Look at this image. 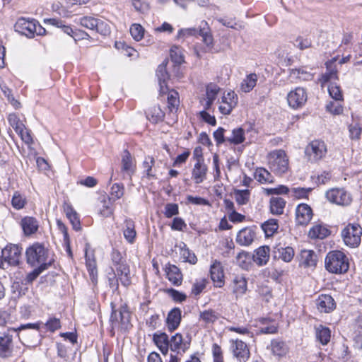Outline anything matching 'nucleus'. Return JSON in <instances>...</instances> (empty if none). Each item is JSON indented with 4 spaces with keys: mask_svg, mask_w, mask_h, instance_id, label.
<instances>
[{
    "mask_svg": "<svg viewBox=\"0 0 362 362\" xmlns=\"http://www.w3.org/2000/svg\"><path fill=\"white\" fill-rule=\"evenodd\" d=\"M255 178L260 183H273L274 176L265 168H257L255 172Z\"/></svg>",
    "mask_w": 362,
    "mask_h": 362,
    "instance_id": "nucleus-33",
    "label": "nucleus"
},
{
    "mask_svg": "<svg viewBox=\"0 0 362 362\" xmlns=\"http://www.w3.org/2000/svg\"><path fill=\"white\" fill-rule=\"evenodd\" d=\"M124 237L129 243H133L135 240L136 233L135 230L134 223L131 219H126L124 222V228L123 230Z\"/></svg>",
    "mask_w": 362,
    "mask_h": 362,
    "instance_id": "nucleus-31",
    "label": "nucleus"
},
{
    "mask_svg": "<svg viewBox=\"0 0 362 362\" xmlns=\"http://www.w3.org/2000/svg\"><path fill=\"white\" fill-rule=\"evenodd\" d=\"M327 153V147L324 141L314 140L305 148V153L307 159L315 163L322 158Z\"/></svg>",
    "mask_w": 362,
    "mask_h": 362,
    "instance_id": "nucleus-10",
    "label": "nucleus"
},
{
    "mask_svg": "<svg viewBox=\"0 0 362 362\" xmlns=\"http://www.w3.org/2000/svg\"><path fill=\"white\" fill-rule=\"evenodd\" d=\"M12 336L4 333L0 337V356L7 357L11 353Z\"/></svg>",
    "mask_w": 362,
    "mask_h": 362,
    "instance_id": "nucleus-28",
    "label": "nucleus"
},
{
    "mask_svg": "<svg viewBox=\"0 0 362 362\" xmlns=\"http://www.w3.org/2000/svg\"><path fill=\"white\" fill-rule=\"evenodd\" d=\"M257 80L258 76L255 73L247 75L240 83L241 91L243 93L250 92L255 87Z\"/></svg>",
    "mask_w": 362,
    "mask_h": 362,
    "instance_id": "nucleus-30",
    "label": "nucleus"
},
{
    "mask_svg": "<svg viewBox=\"0 0 362 362\" xmlns=\"http://www.w3.org/2000/svg\"><path fill=\"white\" fill-rule=\"evenodd\" d=\"M155 165V160L153 157L147 156L145 158L144 162H143V168L144 169V172L146 173V175L148 177H153V175L152 174V168Z\"/></svg>",
    "mask_w": 362,
    "mask_h": 362,
    "instance_id": "nucleus-61",
    "label": "nucleus"
},
{
    "mask_svg": "<svg viewBox=\"0 0 362 362\" xmlns=\"http://www.w3.org/2000/svg\"><path fill=\"white\" fill-rule=\"evenodd\" d=\"M218 319V314L214 310H206L199 313V321L206 326L212 325Z\"/></svg>",
    "mask_w": 362,
    "mask_h": 362,
    "instance_id": "nucleus-35",
    "label": "nucleus"
},
{
    "mask_svg": "<svg viewBox=\"0 0 362 362\" xmlns=\"http://www.w3.org/2000/svg\"><path fill=\"white\" fill-rule=\"evenodd\" d=\"M307 99L306 90L301 87H298L291 90L287 95L288 105L293 109L302 107L306 103Z\"/></svg>",
    "mask_w": 362,
    "mask_h": 362,
    "instance_id": "nucleus-12",
    "label": "nucleus"
},
{
    "mask_svg": "<svg viewBox=\"0 0 362 362\" xmlns=\"http://www.w3.org/2000/svg\"><path fill=\"white\" fill-rule=\"evenodd\" d=\"M302 264L307 267H314L317 262V256L314 251L303 250L300 253Z\"/></svg>",
    "mask_w": 362,
    "mask_h": 362,
    "instance_id": "nucleus-38",
    "label": "nucleus"
},
{
    "mask_svg": "<svg viewBox=\"0 0 362 362\" xmlns=\"http://www.w3.org/2000/svg\"><path fill=\"white\" fill-rule=\"evenodd\" d=\"M270 248L268 246H262L257 248L252 256L253 261L259 266L264 265L269 259Z\"/></svg>",
    "mask_w": 362,
    "mask_h": 362,
    "instance_id": "nucleus-22",
    "label": "nucleus"
},
{
    "mask_svg": "<svg viewBox=\"0 0 362 362\" xmlns=\"http://www.w3.org/2000/svg\"><path fill=\"white\" fill-rule=\"evenodd\" d=\"M315 335L322 345H326L330 340L331 331L328 327L320 325L315 328Z\"/></svg>",
    "mask_w": 362,
    "mask_h": 362,
    "instance_id": "nucleus-37",
    "label": "nucleus"
},
{
    "mask_svg": "<svg viewBox=\"0 0 362 362\" xmlns=\"http://www.w3.org/2000/svg\"><path fill=\"white\" fill-rule=\"evenodd\" d=\"M167 278L175 286H179L182 283V275L179 269L175 265L169 264L165 269Z\"/></svg>",
    "mask_w": 362,
    "mask_h": 362,
    "instance_id": "nucleus-27",
    "label": "nucleus"
},
{
    "mask_svg": "<svg viewBox=\"0 0 362 362\" xmlns=\"http://www.w3.org/2000/svg\"><path fill=\"white\" fill-rule=\"evenodd\" d=\"M230 349L233 356L240 362H246L250 356V350L247 345L239 339H231L230 341Z\"/></svg>",
    "mask_w": 362,
    "mask_h": 362,
    "instance_id": "nucleus-11",
    "label": "nucleus"
},
{
    "mask_svg": "<svg viewBox=\"0 0 362 362\" xmlns=\"http://www.w3.org/2000/svg\"><path fill=\"white\" fill-rule=\"evenodd\" d=\"M233 293L236 298L244 295L247 291V281L243 276H236L232 282Z\"/></svg>",
    "mask_w": 362,
    "mask_h": 362,
    "instance_id": "nucleus-26",
    "label": "nucleus"
},
{
    "mask_svg": "<svg viewBox=\"0 0 362 362\" xmlns=\"http://www.w3.org/2000/svg\"><path fill=\"white\" fill-rule=\"evenodd\" d=\"M181 310L179 308H173L168 315L166 323L168 330H175L180 324Z\"/></svg>",
    "mask_w": 362,
    "mask_h": 362,
    "instance_id": "nucleus-24",
    "label": "nucleus"
},
{
    "mask_svg": "<svg viewBox=\"0 0 362 362\" xmlns=\"http://www.w3.org/2000/svg\"><path fill=\"white\" fill-rule=\"evenodd\" d=\"M226 130L223 127H219L214 132V138L217 145H221L224 142H227V136H225Z\"/></svg>",
    "mask_w": 362,
    "mask_h": 362,
    "instance_id": "nucleus-62",
    "label": "nucleus"
},
{
    "mask_svg": "<svg viewBox=\"0 0 362 362\" xmlns=\"http://www.w3.org/2000/svg\"><path fill=\"white\" fill-rule=\"evenodd\" d=\"M153 339L161 353L166 355L170 348L168 336L164 332L155 333Z\"/></svg>",
    "mask_w": 362,
    "mask_h": 362,
    "instance_id": "nucleus-23",
    "label": "nucleus"
},
{
    "mask_svg": "<svg viewBox=\"0 0 362 362\" xmlns=\"http://www.w3.org/2000/svg\"><path fill=\"white\" fill-rule=\"evenodd\" d=\"M27 204L26 198L21 194L19 192L16 191L12 197L11 204L12 206L16 209L20 210L24 208Z\"/></svg>",
    "mask_w": 362,
    "mask_h": 362,
    "instance_id": "nucleus-46",
    "label": "nucleus"
},
{
    "mask_svg": "<svg viewBox=\"0 0 362 362\" xmlns=\"http://www.w3.org/2000/svg\"><path fill=\"white\" fill-rule=\"evenodd\" d=\"M291 74L293 77L299 78L300 80H303V81H309L313 78L312 74L306 71L303 68L292 69Z\"/></svg>",
    "mask_w": 362,
    "mask_h": 362,
    "instance_id": "nucleus-52",
    "label": "nucleus"
},
{
    "mask_svg": "<svg viewBox=\"0 0 362 362\" xmlns=\"http://www.w3.org/2000/svg\"><path fill=\"white\" fill-rule=\"evenodd\" d=\"M208 171L207 165L204 163V158H199L194 165L192 171V178L196 184H200L204 181Z\"/></svg>",
    "mask_w": 362,
    "mask_h": 362,
    "instance_id": "nucleus-16",
    "label": "nucleus"
},
{
    "mask_svg": "<svg viewBox=\"0 0 362 362\" xmlns=\"http://www.w3.org/2000/svg\"><path fill=\"white\" fill-rule=\"evenodd\" d=\"M316 305L321 313H329L336 307L333 298L331 296L326 294L319 296L316 300Z\"/></svg>",
    "mask_w": 362,
    "mask_h": 362,
    "instance_id": "nucleus-20",
    "label": "nucleus"
},
{
    "mask_svg": "<svg viewBox=\"0 0 362 362\" xmlns=\"http://www.w3.org/2000/svg\"><path fill=\"white\" fill-rule=\"evenodd\" d=\"M46 22L49 23L52 25L61 28L64 33L67 34L68 35L72 37H74V32L72 28L69 25L64 24L63 21L57 18H49L47 19Z\"/></svg>",
    "mask_w": 362,
    "mask_h": 362,
    "instance_id": "nucleus-44",
    "label": "nucleus"
},
{
    "mask_svg": "<svg viewBox=\"0 0 362 362\" xmlns=\"http://www.w3.org/2000/svg\"><path fill=\"white\" fill-rule=\"evenodd\" d=\"M189 341H183L182 336L177 333L170 340V349L177 354H184L189 348Z\"/></svg>",
    "mask_w": 362,
    "mask_h": 362,
    "instance_id": "nucleus-19",
    "label": "nucleus"
},
{
    "mask_svg": "<svg viewBox=\"0 0 362 362\" xmlns=\"http://www.w3.org/2000/svg\"><path fill=\"white\" fill-rule=\"evenodd\" d=\"M274 253L285 262H291L295 255L293 248L289 246L277 247Z\"/></svg>",
    "mask_w": 362,
    "mask_h": 362,
    "instance_id": "nucleus-34",
    "label": "nucleus"
},
{
    "mask_svg": "<svg viewBox=\"0 0 362 362\" xmlns=\"http://www.w3.org/2000/svg\"><path fill=\"white\" fill-rule=\"evenodd\" d=\"M362 228L358 223H349L341 231V237L346 245L358 247L361 243Z\"/></svg>",
    "mask_w": 362,
    "mask_h": 362,
    "instance_id": "nucleus-8",
    "label": "nucleus"
},
{
    "mask_svg": "<svg viewBox=\"0 0 362 362\" xmlns=\"http://www.w3.org/2000/svg\"><path fill=\"white\" fill-rule=\"evenodd\" d=\"M328 92L332 98L334 100H343V95L338 85L331 83L328 86Z\"/></svg>",
    "mask_w": 362,
    "mask_h": 362,
    "instance_id": "nucleus-53",
    "label": "nucleus"
},
{
    "mask_svg": "<svg viewBox=\"0 0 362 362\" xmlns=\"http://www.w3.org/2000/svg\"><path fill=\"white\" fill-rule=\"evenodd\" d=\"M45 325L49 331L54 332L61 327V322L59 319L52 317L47 320Z\"/></svg>",
    "mask_w": 362,
    "mask_h": 362,
    "instance_id": "nucleus-64",
    "label": "nucleus"
},
{
    "mask_svg": "<svg viewBox=\"0 0 362 362\" xmlns=\"http://www.w3.org/2000/svg\"><path fill=\"white\" fill-rule=\"evenodd\" d=\"M342 100L330 101L326 105V110L333 115H340L343 112Z\"/></svg>",
    "mask_w": 362,
    "mask_h": 362,
    "instance_id": "nucleus-50",
    "label": "nucleus"
},
{
    "mask_svg": "<svg viewBox=\"0 0 362 362\" xmlns=\"http://www.w3.org/2000/svg\"><path fill=\"white\" fill-rule=\"evenodd\" d=\"M349 138L351 140H358L361 137L362 128L357 122H352L349 125Z\"/></svg>",
    "mask_w": 362,
    "mask_h": 362,
    "instance_id": "nucleus-49",
    "label": "nucleus"
},
{
    "mask_svg": "<svg viewBox=\"0 0 362 362\" xmlns=\"http://www.w3.org/2000/svg\"><path fill=\"white\" fill-rule=\"evenodd\" d=\"M272 351L274 355L281 356L286 354L287 347L283 341L273 340L271 342Z\"/></svg>",
    "mask_w": 362,
    "mask_h": 362,
    "instance_id": "nucleus-48",
    "label": "nucleus"
},
{
    "mask_svg": "<svg viewBox=\"0 0 362 362\" xmlns=\"http://www.w3.org/2000/svg\"><path fill=\"white\" fill-rule=\"evenodd\" d=\"M96 24L94 30L98 33L103 36H107L110 34V26L107 21L97 18Z\"/></svg>",
    "mask_w": 362,
    "mask_h": 362,
    "instance_id": "nucleus-45",
    "label": "nucleus"
},
{
    "mask_svg": "<svg viewBox=\"0 0 362 362\" xmlns=\"http://www.w3.org/2000/svg\"><path fill=\"white\" fill-rule=\"evenodd\" d=\"M97 18L93 16H83L79 19V24L91 30H94L95 26L97 25Z\"/></svg>",
    "mask_w": 362,
    "mask_h": 362,
    "instance_id": "nucleus-55",
    "label": "nucleus"
},
{
    "mask_svg": "<svg viewBox=\"0 0 362 362\" xmlns=\"http://www.w3.org/2000/svg\"><path fill=\"white\" fill-rule=\"evenodd\" d=\"M124 185L122 184L115 183L111 187L110 198L114 199V201L119 199L124 195Z\"/></svg>",
    "mask_w": 362,
    "mask_h": 362,
    "instance_id": "nucleus-54",
    "label": "nucleus"
},
{
    "mask_svg": "<svg viewBox=\"0 0 362 362\" xmlns=\"http://www.w3.org/2000/svg\"><path fill=\"white\" fill-rule=\"evenodd\" d=\"M110 322L112 330L122 332L127 331L132 327L130 313L126 305L120 306L118 310H115L112 307Z\"/></svg>",
    "mask_w": 362,
    "mask_h": 362,
    "instance_id": "nucleus-5",
    "label": "nucleus"
},
{
    "mask_svg": "<svg viewBox=\"0 0 362 362\" xmlns=\"http://www.w3.org/2000/svg\"><path fill=\"white\" fill-rule=\"evenodd\" d=\"M134 169L131 154L125 150L122 158V170L131 177L134 173Z\"/></svg>",
    "mask_w": 362,
    "mask_h": 362,
    "instance_id": "nucleus-32",
    "label": "nucleus"
},
{
    "mask_svg": "<svg viewBox=\"0 0 362 362\" xmlns=\"http://www.w3.org/2000/svg\"><path fill=\"white\" fill-rule=\"evenodd\" d=\"M8 121L16 132H21V128L23 127L24 124L16 113L9 114L8 116Z\"/></svg>",
    "mask_w": 362,
    "mask_h": 362,
    "instance_id": "nucleus-51",
    "label": "nucleus"
},
{
    "mask_svg": "<svg viewBox=\"0 0 362 362\" xmlns=\"http://www.w3.org/2000/svg\"><path fill=\"white\" fill-rule=\"evenodd\" d=\"M168 93V107L170 112L176 111L180 104L178 93L175 90H166L164 94Z\"/></svg>",
    "mask_w": 362,
    "mask_h": 362,
    "instance_id": "nucleus-40",
    "label": "nucleus"
},
{
    "mask_svg": "<svg viewBox=\"0 0 362 362\" xmlns=\"http://www.w3.org/2000/svg\"><path fill=\"white\" fill-rule=\"evenodd\" d=\"M245 141V131L243 128H235L232 130L230 136H227V142L230 144L238 145Z\"/></svg>",
    "mask_w": 362,
    "mask_h": 362,
    "instance_id": "nucleus-36",
    "label": "nucleus"
},
{
    "mask_svg": "<svg viewBox=\"0 0 362 362\" xmlns=\"http://www.w3.org/2000/svg\"><path fill=\"white\" fill-rule=\"evenodd\" d=\"M111 261L114 277L112 279H109L110 286L117 287L118 280L121 281L123 286L126 287L129 286L131 284L130 269L126 259L119 251L113 250L111 253Z\"/></svg>",
    "mask_w": 362,
    "mask_h": 362,
    "instance_id": "nucleus-1",
    "label": "nucleus"
},
{
    "mask_svg": "<svg viewBox=\"0 0 362 362\" xmlns=\"http://www.w3.org/2000/svg\"><path fill=\"white\" fill-rule=\"evenodd\" d=\"M325 263L326 269L334 274L345 273L349 267L347 257L339 250L329 252L325 257Z\"/></svg>",
    "mask_w": 362,
    "mask_h": 362,
    "instance_id": "nucleus-3",
    "label": "nucleus"
},
{
    "mask_svg": "<svg viewBox=\"0 0 362 362\" xmlns=\"http://www.w3.org/2000/svg\"><path fill=\"white\" fill-rule=\"evenodd\" d=\"M15 31L29 38L35 36V34L42 35L45 32L36 21L30 20L25 18H20L14 25Z\"/></svg>",
    "mask_w": 362,
    "mask_h": 362,
    "instance_id": "nucleus-6",
    "label": "nucleus"
},
{
    "mask_svg": "<svg viewBox=\"0 0 362 362\" xmlns=\"http://www.w3.org/2000/svg\"><path fill=\"white\" fill-rule=\"evenodd\" d=\"M313 210L306 204H300L296 209V220L298 225H307L313 217Z\"/></svg>",
    "mask_w": 362,
    "mask_h": 362,
    "instance_id": "nucleus-15",
    "label": "nucleus"
},
{
    "mask_svg": "<svg viewBox=\"0 0 362 362\" xmlns=\"http://www.w3.org/2000/svg\"><path fill=\"white\" fill-rule=\"evenodd\" d=\"M268 164L272 172L278 175L285 174L288 170V158L284 150L278 149L267 156Z\"/></svg>",
    "mask_w": 362,
    "mask_h": 362,
    "instance_id": "nucleus-4",
    "label": "nucleus"
},
{
    "mask_svg": "<svg viewBox=\"0 0 362 362\" xmlns=\"http://www.w3.org/2000/svg\"><path fill=\"white\" fill-rule=\"evenodd\" d=\"M85 259L86 265L89 272L90 277L92 281L94 282L96 281L98 276L97 265L94 252L93 251L90 250L88 245H86L85 247Z\"/></svg>",
    "mask_w": 362,
    "mask_h": 362,
    "instance_id": "nucleus-17",
    "label": "nucleus"
},
{
    "mask_svg": "<svg viewBox=\"0 0 362 362\" xmlns=\"http://www.w3.org/2000/svg\"><path fill=\"white\" fill-rule=\"evenodd\" d=\"M262 228L267 237L272 236L278 230V221L274 218L269 219L262 224Z\"/></svg>",
    "mask_w": 362,
    "mask_h": 362,
    "instance_id": "nucleus-41",
    "label": "nucleus"
},
{
    "mask_svg": "<svg viewBox=\"0 0 362 362\" xmlns=\"http://www.w3.org/2000/svg\"><path fill=\"white\" fill-rule=\"evenodd\" d=\"M146 117L152 123L156 124L163 120L164 113L159 107L154 106L148 110Z\"/></svg>",
    "mask_w": 362,
    "mask_h": 362,
    "instance_id": "nucleus-43",
    "label": "nucleus"
},
{
    "mask_svg": "<svg viewBox=\"0 0 362 362\" xmlns=\"http://www.w3.org/2000/svg\"><path fill=\"white\" fill-rule=\"evenodd\" d=\"M255 237V228L253 227H246L238 233L236 242L240 245L248 246L252 244Z\"/></svg>",
    "mask_w": 362,
    "mask_h": 362,
    "instance_id": "nucleus-18",
    "label": "nucleus"
},
{
    "mask_svg": "<svg viewBox=\"0 0 362 362\" xmlns=\"http://www.w3.org/2000/svg\"><path fill=\"white\" fill-rule=\"evenodd\" d=\"M65 211H66L67 218L69 219L71 223L73 226V228L76 230H80V228H81L80 221H79L78 214L76 212V211H74V209L72 207L67 206L66 209H65Z\"/></svg>",
    "mask_w": 362,
    "mask_h": 362,
    "instance_id": "nucleus-47",
    "label": "nucleus"
},
{
    "mask_svg": "<svg viewBox=\"0 0 362 362\" xmlns=\"http://www.w3.org/2000/svg\"><path fill=\"white\" fill-rule=\"evenodd\" d=\"M179 213L178 205L177 204H167L165 206L164 214L167 218H170Z\"/></svg>",
    "mask_w": 362,
    "mask_h": 362,
    "instance_id": "nucleus-63",
    "label": "nucleus"
},
{
    "mask_svg": "<svg viewBox=\"0 0 362 362\" xmlns=\"http://www.w3.org/2000/svg\"><path fill=\"white\" fill-rule=\"evenodd\" d=\"M4 261L11 266L19 264L22 255V248L17 245H7L2 250Z\"/></svg>",
    "mask_w": 362,
    "mask_h": 362,
    "instance_id": "nucleus-13",
    "label": "nucleus"
},
{
    "mask_svg": "<svg viewBox=\"0 0 362 362\" xmlns=\"http://www.w3.org/2000/svg\"><path fill=\"white\" fill-rule=\"evenodd\" d=\"M311 190L312 188L293 187L291 189L290 193L297 199H304L308 198Z\"/></svg>",
    "mask_w": 362,
    "mask_h": 362,
    "instance_id": "nucleus-58",
    "label": "nucleus"
},
{
    "mask_svg": "<svg viewBox=\"0 0 362 362\" xmlns=\"http://www.w3.org/2000/svg\"><path fill=\"white\" fill-rule=\"evenodd\" d=\"M327 199L339 206H348L352 202L351 194L344 188H332L325 193Z\"/></svg>",
    "mask_w": 362,
    "mask_h": 362,
    "instance_id": "nucleus-9",
    "label": "nucleus"
},
{
    "mask_svg": "<svg viewBox=\"0 0 362 362\" xmlns=\"http://www.w3.org/2000/svg\"><path fill=\"white\" fill-rule=\"evenodd\" d=\"M210 276L216 287L221 288L225 284L223 267L217 259L211 261L210 266Z\"/></svg>",
    "mask_w": 362,
    "mask_h": 362,
    "instance_id": "nucleus-14",
    "label": "nucleus"
},
{
    "mask_svg": "<svg viewBox=\"0 0 362 362\" xmlns=\"http://www.w3.org/2000/svg\"><path fill=\"white\" fill-rule=\"evenodd\" d=\"M110 200L111 198L107 196H103L102 198L103 205L100 209V213L104 216H109L112 214V210L110 206Z\"/></svg>",
    "mask_w": 362,
    "mask_h": 362,
    "instance_id": "nucleus-59",
    "label": "nucleus"
},
{
    "mask_svg": "<svg viewBox=\"0 0 362 362\" xmlns=\"http://www.w3.org/2000/svg\"><path fill=\"white\" fill-rule=\"evenodd\" d=\"M170 57L175 64H181L184 62V56L179 47L173 46L170 49Z\"/></svg>",
    "mask_w": 362,
    "mask_h": 362,
    "instance_id": "nucleus-57",
    "label": "nucleus"
},
{
    "mask_svg": "<svg viewBox=\"0 0 362 362\" xmlns=\"http://www.w3.org/2000/svg\"><path fill=\"white\" fill-rule=\"evenodd\" d=\"M220 90L219 87L216 84H209L206 87V98L214 102Z\"/></svg>",
    "mask_w": 362,
    "mask_h": 362,
    "instance_id": "nucleus-60",
    "label": "nucleus"
},
{
    "mask_svg": "<svg viewBox=\"0 0 362 362\" xmlns=\"http://www.w3.org/2000/svg\"><path fill=\"white\" fill-rule=\"evenodd\" d=\"M27 263L32 267H40L47 269L52 263L53 258L49 252L43 245L35 243L25 251Z\"/></svg>",
    "mask_w": 362,
    "mask_h": 362,
    "instance_id": "nucleus-2",
    "label": "nucleus"
},
{
    "mask_svg": "<svg viewBox=\"0 0 362 362\" xmlns=\"http://www.w3.org/2000/svg\"><path fill=\"white\" fill-rule=\"evenodd\" d=\"M21 226L25 235L28 236L37 232L39 225L35 218L25 216L21 219Z\"/></svg>",
    "mask_w": 362,
    "mask_h": 362,
    "instance_id": "nucleus-21",
    "label": "nucleus"
},
{
    "mask_svg": "<svg viewBox=\"0 0 362 362\" xmlns=\"http://www.w3.org/2000/svg\"><path fill=\"white\" fill-rule=\"evenodd\" d=\"M235 202L238 205L247 204L250 198V192L249 189H234L233 192Z\"/></svg>",
    "mask_w": 362,
    "mask_h": 362,
    "instance_id": "nucleus-42",
    "label": "nucleus"
},
{
    "mask_svg": "<svg viewBox=\"0 0 362 362\" xmlns=\"http://www.w3.org/2000/svg\"><path fill=\"white\" fill-rule=\"evenodd\" d=\"M130 33L136 41H139L144 37V29L140 24L134 23L130 28Z\"/></svg>",
    "mask_w": 362,
    "mask_h": 362,
    "instance_id": "nucleus-56",
    "label": "nucleus"
},
{
    "mask_svg": "<svg viewBox=\"0 0 362 362\" xmlns=\"http://www.w3.org/2000/svg\"><path fill=\"white\" fill-rule=\"evenodd\" d=\"M199 35L202 37V40L208 47L211 46L213 44V37L210 32V28L208 23L202 21L200 23L199 29L191 28L181 29L178 31L177 38L184 36L197 35Z\"/></svg>",
    "mask_w": 362,
    "mask_h": 362,
    "instance_id": "nucleus-7",
    "label": "nucleus"
},
{
    "mask_svg": "<svg viewBox=\"0 0 362 362\" xmlns=\"http://www.w3.org/2000/svg\"><path fill=\"white\" fill-rule=\"evenodd\" d=\"M286 201L281 197H272L270 201V210L274 214L280 215L284 212Z\"/></svg>",
    "mask_w": 362,
    "mask_h": 362,
    "instance_id": "nucleus-39",
    "label": "nucleus"
},
{
    "mask_svg": "<svg viewBox=\"0 0 362 362\" xmlns=\"http://www.w3.org/2000/svg\"><path fill=\"white\" fill-rule=\"evenodd\" d=\"M330 233L329 230L324 225L316 224L308 232V236L312 239H324Z\"/></svg>",
    "mask_w": 362,
    "mask_h": 362,
    "instance_id": "nucleus-29",
    "label": "nucleus"
},
{
    "mask_svg": "<svg viewBox=\"0 0 362 362\" xmlns=\"http://www.w3.org/2000/svg\"><path fill=\"white\" fill-rule=\"evenodd\" d=\"M156 76L158 79L160 93H165L168 90L167 81L169 79V74L166 71V64L163 63L158 66Z\"/></svg>",
    "mask_w": 362,
    "mask_h": 362,
    "instance_id": "nucleus-25",
    "label": "nucleus"
}]
</instances>
